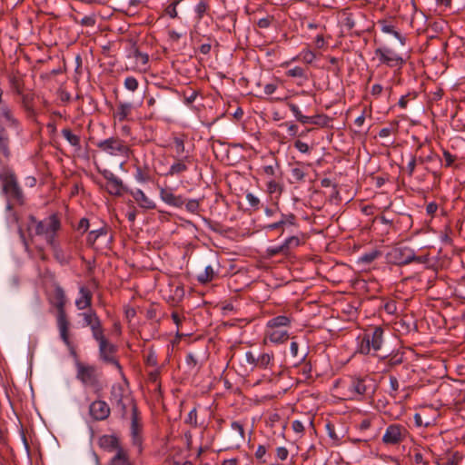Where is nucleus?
Segmentation results:
<instances>
[{
    "mask_svg": "<svg viewBox=\"0 0 465 465\" xmlns=\"http://www.w3.org/2000/svg\"><path fill=\"white\" fill-rule=\"evenodd\" d=\"M343 25L348 30L353 31V33L358 36L365 31L363 28H356V21L351 15H348L344 18Z\"/></svg>",
    "mask_w": 465,
    "mask_h": 465,
    "instance_id": "obj_38",
    "label": "nucleus"
},
{
    "mask_svg": "<svg viewBox=\"0 0 465 465\" xmlns=\"http://www.w3.org/2000/svg\"><path fill=\"white\" fill-rule=\"evenodd\" d=\"M130 193L140 207L144 209L155 208V203L150 200L142 190L137 189L135 192L131 191Z\"/></svg>",
    "mask_w": 465,
    "mask_h": 465,
    "instance_id": "obj_23",
    "label": "nucleus"
},
{
    "mask_svg": "<svg viewBox=\"0 0 465 465\" xmlns=\"http://www.w3.org/2000/svg\"><path fill=\"white\" fill-rule=\"evenodd\" d=\"M417 161L420 164L430 163H436L438 164L441 163V158L440 157L439 154L435 153L434 152H430L426 156L417 157Z\"/></svg>",
    "mask_w": 465,
    "mask_h": 465,
    "instance_id": "obj_42",
    "label": "nucleus"
},
{
    "mask_svg": "<svg viewBox=\"0 0 465 465\" xmlns=\"http://www.w3.org/2000/svg\"><path fill=\"white\" fill-rule=\"evenodd\" d=\"M11 88L17 94H22L24 89V83L18 77L13 76L10 78Z\"/></svg>",
    "mask_w": 465,
    "mask_h": 465,
    "instance_id": "obj_49",
    "label": "nucleus"
},
{
    "mask_svg": "<svg viewBox=\"0 0 465 465\" xmlns=\"http://www.w3.org/2000/svg\"><path fill=\"white\" fill-rule=\"evenodd\" d=\"M161 199L168 205L174 207H182L184 204V200L182 195H175L171 189L161 188Z\"/></svg>",
    "mask_w": 465,
    "mask_h": 465,
    "instance_id": "obj_17",
    "label": "nucleus"
},
{
    "mask_svg": "<svg viewBox=\"0 0 465 465\" xmlns=\"http://www.w3.org/2000/svg\"><path fill=\"white\" fill-rule=\"evenodd\" d=\"M21 95V104L24 110L25 111L27 118L31 120H35L36 112L34 108V94H22Z\"/></svg>",
    "mask_w": 465,
    "mask_h": 465,
    "instance_id": "obj_19",
    "label": "nucleus"
},
{
    "mask_svg": "<svg viewBox=\"0 0 465 465\" xmlns=\"http://www.w3.org/2000/svg\"><path fill=\"white\" fill-rule=\"evenodd\" d=\"M133 110V104L130 103H120L117 106V110L114 113V117L118 119L119 122L128 120L129 115Z\"/></svg>",
    "mask_w": 465,
    "mask_h": 465,
    "instance_id": "obj_26",
    "label": "nucleus"
},
{
    "mask_svg": "<svg viewBox=\"0 0 465 465\" xmlns=\"http://www.w3.org/2000/svg\"><path fill=\"white\" fill-rule=\"evenodd\" d=\"M135 179L140 183H148L152 180L150 172L147 168L142 169L141 167H136L135 172Z\"/></svg>",
    "mask_w": 465,
    "mask_h": 465,
    "instance_id": "obj_43",
    "label": "nucleus"
},
{
    "mask_svg": "<svg viewBox=\"0 0 465 465\" xmlns=\"http://www.w3.org/2000/svg\"><path fill=\"white\" fill-rule=\"evenodd\" d=\"M116 408L119 410L120 413H121V416L122 418H126L127 416V409L128 407L131 408V405L129 404L128 401H126L125 400H122L120 402L117 401L116 403Z\"/></svg>",
    "mask_w": 465,
    "mask_h": 465,
    "instance_id": "obj_57",
    "label": "nucleus"
},
{
    "mask_svg": "<svg viewBox=\"0 0 465 465\" xmlns=\"http://www.w3.org/2000/svg\"><path fill=\"white\" fill-rule=\"evenodd\" d=\"M387 262L391 264L404 266L411 262L426 264L429 262V255L418 256L415 251L409 246L398 244L386 255Z\"/></svg>",
    "mask_w": 465,
    "mask_h": 465,
    "instance_id": "obj_4",
    "label": "nucleus"
},
{
    "mask_svg": "<svg viewBox=\"0 0 465 465\" xmlns=\"http://www.w3.org/2000/svg\"><path fill=\"white\" fill-rule=\"evenodd\" d=\"M266 336L273 343H282L289 339L288 331L281 329H270Z\"/></svg>",
    "mask_w": 465,
    "mask_h": 465,
    "instance_id": "obj_25",
    "label": "nucleus"
},
{
    "mask_svg": "<svg viewBox=\"0 0 465 465\" xmlns=\"http://www.w3.org/2000/svg\"><path fill=\"white\" fill-rule=\"evenodd\" d=\"M179 4V1H174L171 3L166 8H165V14L169 15L171 18H176L178 15L176 6Z\"/></svg>",
    "mask_w": 465,
    "mask_h": 465,
    "instance_id": "obj_60",
    "label": "nucleus"
},
{
    "mask_svg": "<svg viewBox=\"0 0 465 465\" xmlns=\"http://www.w3.org/2000/svg\"><path fill=\"white\" fill-rule=\"evenodd\" d=\"M59 330V333H60V338L61 340L64 341V343L66 345V347L68 348L69 351H70V354L74 357V361L76 360H79L78 358V354L76 352V350H75V347L74 345L73 344V342L71 341L70 340V336H69V326H67L64 330V328H60L58 329Z\"/></svg>",
    "mask_w": 465,
    "mask_h": 465,
    "instance_id": "obj_27",
    "label": "nucleus"
},
{
    "mask_svg": "<svg viewBox=\"0 0 465 465\" xmlns=\"http://www.w3.org/2000/svg\"><path fill=\"white\" fill-rule=\"evenodd\" d=\"M108 231H109V228L107 225H104L103 227H101L99 229L91 231L86 239L87 244L90 246H93L95 243V242L97 241V239L100 236L106 235L108 233Z\"/></svg>",
    "mask_w": 465,
    "mask_h": 465,
    "instance_id": "obj_32",
    "label": "nucleus"
},
{
    "mask_svg": "<svg viewBox=\"0 0 465 465\" xmlns=\"http://www.w3.org/2000/svg\"><path fill=\"white\" fill-rule=\"evenodd\" d=\"M185 362L191 370L195 369L198 364V361H197L195 355L192 352H189L186 354Z\"/></svg>",
    "mask_w": 465,
    "mask_h": 465,
    "instance_id": "obj_62",
    "label": "nucleus"
},
{
    "mask_svg": "<svg viewBox=\"0 0 465 465\" xmlns=\"http://www.w3.org/2000/svg\"><path fill=\"white\" fill-rule=\"evenodd\" d=\"M110 465H134L129 458L127 450L118 449L116 454L111 459Z\"/></svg>",
    "mask_w": 465,
    "mask_h": 465,
    "instance_id": "obj_29",
    "label": "nucleus"
},
{
    "mask_svg": "<svg viewBox=\"0 0 465 465\" xmlns=\"http://www.w3.org/2000/svg\"><path fill=\"white\" fill-rule=\"evenodd\" d=\"M80 297L75 301V306L78 310L92 309L93 293L85 286H82L79 289Z\"/></svg>",
    "mask_w": 465,
    "mask_h": 465,
    "instance_id": "obj_18",
    "label": "nucleus"
},
{
    "mask_svg": "<svg viewBox=\"0 0 465 465\" xmlns=\"http://www.w3.org/2000/svg\"><path fill=\"white\" fill-rule=\"evenodd\" d=\"M408 431L403 425L393 423L386 428L382 442L386 445H397L404 440Z\"/></svg>",
    "mask_w": 465,
    "mask_h": 465,
    "instance_id": "obj_12",
    "label": "nucleus"
},
{
    "mask_svg": "<svg viewBox=\"0 0 465 465\" xmlns=\"http://www.w3.org/2000/svg\"><path fill=\"white\" fill-rule=\"evenodd\" d=\"M214 275L213 268L211 265H207L204 271L197 276V280L201 283H207L213 280Z\"/></svg>",
    "mask_w": 465,
    "mask_h": 465,
    "instance_id": "obj_37",
    "label": "nucleus"
},
{
    "mask_svg": "<svg viewBox=\"0 0 465 465\" xmlns=\"http://www.w3.org/2000/svg\"><path fill=\"white\" fill-rule=\"evenodd\" d=\"M384 330L381 326H375L366 330L359 344V351L368 355L373 351L372 355L381 349L383 343Z\"/></svg>",
    "mask_w": 465,
    "mask_h": 465,
    "instance_id": "obj_5",
    "label": "nucleus"
},
{
    "mask_svg": "<svg viewBox=\"0 0 465 465\" xmlns=\"http://www.w3.org/2000/svg\"><path fill=\"white\" fill-rule=\"evenodd\" d=\"M331 118L326 114H315L308 116L307 124H314L322 127H325L329 124Z\"/></svg>",
    "mask_w": 465,
    "mask_h": 465,
    "instance_id": "obj_35",
    "label": "nucleus"
},
{
    "mask_svg": "<svg viewBox=\"0 0 465 465\" xmlns=\"http://www.w3.org/2000/svg\"><path fill=\"white\" fill-rule=\"evenodd\" d=\"M287 75L292 77L303 78L305 77V71L300 66H295L287 72Z\"/></svg>",
    "mask_w": 465,
    "mask_h": 465,
    "instance_id": "obj_58",
    "label": "nucleus"
},
{
    "mask_svg": "<svg viewBox=\"0 0 465 465\" xmlns=\"http://www.w3.org/2000/svg\"><path fill=\"white\" fill-rule=\"evenodd\" d=\"M381 255V252L379 250H371L359 257L358 263L370 264Z\"/></svg>",
    "mask_w": 465,
    "mask_h": 465,
    "instance_id": "obj_36",
    "label": "nucleus"
},
{
    "mask_svg": "<svg viewBox=\"0 0 465 465\" xmlns=\"http://www.w3.org/2000/svg\"><path fill=\"white\" fill-rule=\"evenodd\" d=\"M246 200L249 203L250 206L258 209L260 204V200L252 193H248L246 194Z\"/></svg>",
    "mask_w": 465,
    "mask_h": 465,
    "instance_id": "obj_63",
    "label": "nucleus"
},
{
    "mask_svg": "<svg viewBox=\"0 0 465 465\" xmlns=\"http://www.w3.org/2000/svg\"><path fill=\"white\" fill-rule=\"evenodd\" d=\"M0 117H3L11 125L16 126L18 124V121L14 117L10 107L3 102L0 105Z\"/></svg>",
    "mask_w": 465,
    "mask_h": 465,
    "instance_id": "obj_33",
    "label": "nucleus"
},
{
    "mask_svg": "<svg viewBox=\"0 0 465 465\" xmlns=\"http://www.w3.org/2000/svg\"><path fill=\"white\" fill-rule=\"evenodd\" d=\"M131 405V437L132 443L139 448V451H142L143 439L141 436L142 424L140 422V413L138 411L137 403L134 399H129Z\"/></svg>",
    "mask_w": 465,
    "mask_h": 465,
    "instance_id": "obj_11",
    "label": "nucleus"
},
{
    "mask_svg": "<svg viewBox=\"0 0 465 465\" xmlns=\"http://www.w3.org/2000/svg\"><path fill=\"white\" fill-rule=\"evenodd\" d=\"M172 148L175 152L174 158H182L184 157L185 153V144H184V138L183 137H174L173 140V145Z\"/></svg>",
    "mask_w": 465,
    "mask_h": 465,
    "instance_id": "obj_34",
    "label": "nucleus"
},
{
    "mask_svg": "<svg viewBox=\"0 0 465 465\" xmlns=\"http://www.w3.org/2000/svg\"><path fill=\"white\" fill-rule=\"evenodd\" d=\"M79 315L84 320V325L90 328L94 339L104 333L102 322L94 309H89Z\"/></svg>",
    "mask_w": 465,
    "mask_h": 465,
    "instance_id": "obj_13",
    "label": "nucleus"
},
{
    "mask_svg": "<svg viewBox=\"0 0 465 465\" xmlns=\"http://www.w3.org/2000/svg\"><path fill=\"white\" fill-rule=\"evenodd\" d=\"M292 178L295 183L303 182L306 176V173L302 168H292L291 172Z\"/></svg>",
    "mask_w": 465,
    "mask_h": 465,
    "instance_id": "obj_50",
    "label": "nucleus"
},
{
    "mask_svg": "<svg viewBox=\"0 0 465 465\" xmlns=\"http://www.w3.org/2000/svg\"><path fill=\"white\" fill-rule=\"evenodd\" d=\"M292 320L290 317L286 315H278L268 322L267 327L269 329H279L280 327L289 326Z\"/></svg>",
    "mask_w": 465,
    "mask_h": 465,
    "instance_id": "obj_30",
    "label": "nucleus"
},
{
    "mask_svg": "<svg viewBox=\"0 0 465 465\" xmlns=\"http://www.w3.org/2000/svg\"><path fill=\"white\" fill-rule=\"evenodd\" d=\"M383 358H388L387 365L390 367H394L400 365L403 362L404 353L401 351H397L396 353L385 355Z\"/></svg>",
    "mask_w": 465,
    "mask_h": 465,
    "instance_id": "obj_39",
    "label": "nucleus"
},
{
    "mask_svg": "<svg viewBox=\"0 0 465 465\" xmlns=\"http://www.w3.org/2000/svg\"><path fill=\"white\" fill-rule=\"evenodd\" d=\"M344 382L348 398L351 400L361 401L363 397L371 398L377 390L375 380L368 375L364 377H351Z\"/></svg>",
    "mask_w": 465,
    "mask_h": 465,
    "instance_id": "obj_3",
    "label": "nucleus"
},
{
    "mask_svg": "<svg viewBox=\"0 0 465 465\" xmlns=\"http://www.w3.org/2000/svg\"><path fill=\"white\" fill-rule=\"evenodd\" d=\"M129 56L134 57L136 63L142 65H145L149 61L148 54L146 53H143L135 42L131 44V47L129 49Z\"/></svg>",
    "mask_w": 465,
    "mask_h": 465,
    "instance_id": "obj_24",
    "label": "nucleus"
},
{
    "mask_svg": "<svg viewBox=\"0 0 465 465\" xmlns=\"http://www.w3.org/2000/svg\"><path fill=\"white\" fill-rule=\"evenodd\" d=\"M94 340L98 342L99 359L106 364L114 365L123 374V367L116 359L117 346L110 342L104 333L94 338Z\"/></svg>",
    "mask_w": 465,
    "mask_h": 465,
    "instance_id": "obj_7",
    "label": "nucleus"
},
{
    "mask_svg": "<svg viewBox=\"0 0 465 465\" xmlns=\"http://www.w3.org/2000/svg\"><path fill=\"white\" fill-rule=\"evenodd\" d=\"M124 87L132 92H134L138 88V81L134 76H128L124 80Z\"/></svg>",
    "mask_w": 465,
    "mask_h": 465,
    "instance_id": "obj_53",
    "label": "nucleus"
},
{
    "mask_svg": "<svg viewBox=\"0 0 465 465\" xmlns=\"http://www.w3.org/2000/svg\"><path fill=\"white\" fill-rule=\"evenodd\" d=\"M193 157L190 154H185L184 157L175 158V162L170 166L166 176L180 175L188 171V165L193 163Z\"/></svg>",
    "mask_w": 465,
    "mask_h": 465,
    "instance_id": "obj_15",
    "label": "nucleus"
},
{
    "mask_svg": "<svg viewBox=\"0 0 465 465\" xmlns=\"http://www.w3.org/2000/svg\"><path fill=\"white\" fill-rule=\"evenodd\" d=\"M111 413V410L106 401L96 400L89 406V414L94 420H104Z\"/></svg>",
    "mask_w": 465,
    "mask_h": 465,
    "instance_id": "obj_14",
    "label": "nucleus"
},
{
    "mask_svg": "<svg viewBox=\"0 0 465 465\" xmlns=\"http://www.w3.org/2000/svg\"><path fill=\"white\" fill-rule=\"evenodd\" d=\"M274 21L273 15H267L266 17L261 18L257 22V25L259 28L266 29L271 26L272 22Z\"/></svg>",
    "mask_w": 465,
    "mask_h": 465,
    "instance_id": "obj_56",
    "label": "nucleus"
},
{
    "mask_svg": "<svg viewBox=\"0 0 465 465\" xmlns=\"http://www.w3.org/2000/svg\"><path fill=\"white\" fill-rule=\"evenodd\" d=\"M63 137L73 146L76 152L81 151V138L79 135L73 134L71 129L64 128L61 131Z\"/></svg>",
    "mask_w": 465,
    "mask_h": 465,
    "instance_id": "obj_28",
    "label": "nucleus"
},
{
    "mask_svg": "<svg viewBox=\"0 0 465 465\" xmlns=\"http://www.w3.org/2000/svg\"><path fill=\"white\" fill-rule=\"evenodd\" d=\"M0 181L2 183V193L6 199L9 202L24 205L25 197L14 170L9 167H4L0 173Z\"/></svg>",
    "mask_w": 465,
    "mask_h": 465,
    "instance_id": "obj_2",
    "label": "nucleus"
},
{
    "mask_svg": "<svg viewBox=\"0 0 465 465\" xmlns=\"http://www.w3.org/2000/svg\"><path fill=\"white\" fill-rule=\"evenodd\" d=\"M129 399H134V398L130 394L124 393V388L122 384L116 383L112 386L111 391H110V401L112 402L116 403L117 401L120 402L122 400H125L126 401H128L130 403Z\"/></svg>",
    "mask_w": 465,
    "mask_h": 465,
    "instance_id": "obj_20",
    "label": "nucleus"
},
{
    "mask_svg": "<svg viewBox=\"0 0 465 465\" xmlns=\"http://www.w3.org/2000/svg\"><path fill=\"white\" fill-rule=\"evenodd\" d=\"M66 302L67 299L64 289L59 284H55L51 303L56 309V322L58 329L64 328V330L67 326H70V322L67 319L65 312Z\"/></svg>",
    "mask_w": 465,
    "mask_h": 465,
    "instance_id": "obj_9",
    "label": "nucleus"
},
{
    "mask_svg": "<svg viewBox=\"0 0 465 465\" xmlns=\"http://www.w3.org/2000/svg\"><path fill=\"white\" fill-rule=\"evenodd\" d=\"M379 24L381 25V30L385 33V34H391L394 37H396L400 43L401 44V45H404L405 43H406V37L403 36L402 35H401L397 30H396V27L395 25L390 22V21H387V20H381L379 21Z\"/></svg>",
    "mask_w": 465,
    "mask_h": 465,
    "instance_id": "obj_22",
    "label": "nucleus"
},
{
    "mask_svg": "<svg viewBox=\"0 0 465 465\" xmlns=\"http://www.w3.org/2000/svg\"><path fill=\"white\" fill-rule=\"evenodd\" d=\"M98 444L103 450L112 452L118 449H124L119 442V439L115 435H103L98 440Z\"/></svg>",
    "mask_w": 465,
    "mask_h": 465,
    "instance_id": "obj_16",
    "label": "nucleus"
},
{
    "mask_svg": "<svg viewBox=\"0 0 465 465\" xmlns=\"http://www.w3.org/2000/svg\"><path fill=\"white\" fill-rule=\"evenodd\" d=\"M186 210L192 213H196L200 208V203L198 200H189L185 204Z\"/></svg>",
    "mask_w": 465,
    "mask_h": 465,
    "instance_id": "obj_59",
    "label": "nucleus"
},
{
    "mask_svg": "<svg viewBox=\"0 0 465 465\" xmlns=\"http://www.w3.org/2000/svg\"><path fill=\"white\" fill-rule=\"evenodd\" d=\"M185 423L189 424L190 426L196 428L198 426L197 422V410L196 408H193L189 413L185 420Z\"/></svg>",
    "mask_w": 465,
    "mask_h": 465,
    "instance_id": "obj_55",
    "label": "nucleus"
},
{
    "mask_svg": "<svg viewBox=\"0 0 465 465\" xmlns=\"http://www.w3.org/2000/svg\"><path fill=\"white\" fill-rule=\"evenodd\" d=\"M281 221L283 222V226L285 225H296L297 224V217L294 213H282Z\"/></svg>",
    "mask_w": 465,
    "mask_h": 465,
    "instance_id": "obj_52",
    "label": "nucleus"
},
{
    "mask_svg": "<svg viewBox=\"0 0 465 465\" xmlns=\"http://www.w3.org/2000/svg\"><path fill=\"white\" fill-rule=\"evenodd\" d=\"M374 53L381 64L390 68H395L397 74H401V70L407 62V57H403L387 46L379 47L375 49Z\"/></svg>",
    "mask_w": 465,
    "mask_h": 465,
    "instance_id": "obj_8",
    "label": "nucleus"
},
{
    "mask_svg": "<svg viewBox=\"0 0 465 465\" xmlns=\"http://www.w3.org/2000/svg\"><path fill=\"white\" fill-rule=\"evenodd\" d=\"M144 361L148 366L158 368L157 355L153 347L149 348Z\"/></svg>",
    "mask_w": 465,
    "mask_h": 465,
    "instance_id": "obj_47",
    "label": "nucleus"
},
{
    "mask_svg": "<svg viewBox=\"0 0 465 465\" xmlns=\"http://www.w3.org/2000/svg\"><path fill=\"white\" fill-rule=\"evenodd\" d=\"M204 223L207 225V227L215 232H221V223L215 221H213L208 218L203 219Z\"/></svg>",
    "mask_w": 465,
    "mask_h": 465,
    "instance_id": "obj_61",
    "label": "nucleus"
},
{
    "mask_svg": "<svg viewBox=\"0 0 465 465\" xmlns=\"http://www.w3.org/2000/svg\"><path fill=\"white\" fill-rule=\"evenodd\" d=\"M29 224L27 230L30 232L32 225H35V235H45L46 242L54 246L56 232L61 229V221L57 213H53L43 221H38L33 214L28 216Z\"/></svg>",
    "mask_w": 465,
    "mask_h": 465,
    "instance_id": "obj_1",
    "label": "nucleus"
},
{
    "mask_svg": "<svg viewBox=\"0 0 465 465\" xmlns=\"http://www.w3.org/2000/svg\"><path fill=\"white\" fill-rule=\"evenodd\" d=\"M266 253H267V257H269V258L274 257L278 254H282L285 256L288 255L283 243H282L281 245H278V246L268 247L266 250Z\"/></svg>",
    "mask_w": 465,
    "mask_h": 465,
    "instance_id": "obj_44",
    "label": "nucleus"
},
{
    "mask_svg": "<svg viewBox=\"0 0 465 465\" xmlns=\"http://www.w3.org/2000/svg\"><path fill=\"white\" fill-rule=\"evenodd\" d=\"M272 359V355H270L268 353H262L257 358L256 367L265 369L270 364Z\"/></svg>",
    "mask_w": 465,
    "mask_h": 465,
    "instance_id": "obj_48",
    "label": "nucleus"
},
{
    "mask_svg": "<svg viewBox=\"0 0 465 465\" xmlns=\"http://www.w3.org/2000/svg\"><path fill=\"white\" fill-rule=\"evenodd\" d=\"M267 192L270 194H272L275 193H278L279 194H281L282 193V185L280 183H278L274 180H272L267 183Z\"/></svg>",
    "mask_w": 465,
    "mask_h": 465,
    "instance_id": "obj_51",
    "label": "nucleus"
},
{
    "mask_svg": "<svg viewBox=\"0 0 465 465\" xmlns=\"http://www.w3.org/2000/svg\"><path fill=\"white\" fill-rule=\"evenodd\" d=\"M209 9V4L206 0H201L194 8L197 19L201 20L207 10Z\"/></svg>",
    "mask_w": 465,
    "mask_h": 465,
    "instance_id": "obj_45",
    "label": "nucleus"
},
{
    "mask_svg": "<svg viewBox=\"0 0 465 465\" xmlns=\"http://www.w3.org/2000/svg\"><path fill=\"white\" fill-rule=\"evenodd\" d=\"M159 312V305L156 303H152L149 308L146 310V318L148 320H154L157 318Z\"/></svg>",
    "mask_w": 465,
    "mask_h": 465,
    "instance_id": "obj_54",
    "label": "nucleus"
},
{
    "mask_svg": "<svg viewBox=\"0 0 465 465\" xmlns=\"http://www.w3.org/2000/svg\"><path fill=\"white\" fill-rule=\"evenodd\" d=\"M105 189L108 193L114 196H121L124 193L129 192V190L124 185L123 181L118 177L112 182L107 183Z\"/></svg>",
    "mask_w": 465,
    "mask_h": 465,
    "instance_id": "obj_21",
    "label": "nucleus"
},
{
    "mask_svg": "<svg viewBox=\"0 0 465 465\" xmlns=\"http://www.w3.org/2000/svg\"><path fill=\"white\" fill-rule=\"evenodd\" d=\"M282 243L286 249L287 253L289 254L292 250L297 248L302 242L298 236L293 235V236H290L287 239H285V241Z\"/></svg>",
    "mask_w": 465,
    "mask_h": 465,
    "instance_id": "obj_41",
    "label": "nucleus"
},
{
    "mask_svg": "<svg viewBox=\"0 0 465 465\" xmlns=\"http://www.w3.org/2000/svg\"><path fill=\"white\" fill-rule=\"evenodd\" d=\"M298 350H299V344L292 341L291 342V346H290V351H291V354L293 358H297L298 361L297 362L294 363V365H297L298 363L300 362H303L306 359V356H307V353H304L302 355H301L300 357L298 356Z\"/></svg>",
    "mask_w": 465,
    "mask_h": 465,
    "instance_id": "obj_46",
    "label": "nucleus"
},
{
    "mask_svg": "<svg viewBox=\"0 0 465 465\" xmlns=\"http://www.w3.org/2000/svg\"><path fill=\"white\" fill-rule=\"evenodd\" d=\"M294 147L302 153H307L310 151L309 145L301 140H296L294 142Z\"/></svg>",
    "mask_w": 465,
    "mask_h": 465,
    "instance_id": "obj_64",
    "label": "nucleus"
},
{
    "mask_svg": "<svg viewBox=\"0 0 465 465\" xmlns=\"http://www.w3.org/2000/svg\"><path fill=\"white\" fill-rule=\"evenodd\" d=\"M0 151L5 158H9L11 152L9 148V136L6 130L0 126Z\"/></svg>",
    "mask_w": 465,
    "mask_h": 465,
    "instance_id": "obj_31",
    "label": "nucleus"
},
{
    "mask_svg": "<svg viewBox=\"0 0 465 465\" xmlns=\"http://www.w3.org/2000/svg\"><path fill=\"white\" fill-rule=\"evenodd\" d=\"M75 367L76 379L80 381L83 385L93 388L94 393L100 395L103 387L99 381V374L97 373L96 367L94 365L84 364L80 361V360L75 361Z\"/></svg>",
    "mask_w": 465,
    "mask_h": 465,
    "instance_id": "obj_6",
    "label": "nucleus"
},
{
    "mask_svg": "<svg viewBox=\"0 0 465 465\" xmlns=\"http://www.w3.org/2000/svg\"><path fill=\"white\" fill-rule=\"evenodd\" d=\"M96 146L102 152L114 156H127L129 153V147L119 137L102 140L96 143Z\"/></svg>",
    "mask_w": 465,
    "mask_h": 465,
    "instance_id": "obj_10",
    "label": "nucleus"
},
{
    "mask_svg": "<svg viewBox=\"0 0 465 465\" xmlns=\"http://www.w3.org/2000/svg\"><path fill=\"white\" fill-rule=\"evenodd\" d=\"M287 105L298 122H300L302 124H307L308 116L303 115L302 114V112L297 104H295L293 103H288Z\"/></svg>",
    "mask_w": 465,
    "mask_h": 465,
    "instance_id": "obj_40",
    "label": "nucleus"
}]
</instances>
